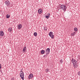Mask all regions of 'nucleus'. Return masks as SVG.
I'll return each mask as SVG.
<instances>
[{"label": "nucleus", "mask_w": 80, "mask_h": 80, "mask_svg": "<svg viewBox=\"0 0 80 80\" xmlns=\"http://www.w3.org/2000/svg\"><path fill=\"white\" fill-rule=\"evenodd\" d=\"M60 8L63 10H66L67 7L65 5H62L60 6Z\"/></svg>", "instance_id": "obj_1"}, {"label": "nucleus", "mask_w": 80, "mask_h": 80, "mask_svg": "<svg viewBox=\"0 0 80 80\" xmlns=\"http://www.w3.org/2000/svg\"><path fill=\"white\" fill-rule=\"evenodd\" d=\"M20 77L22 79L24 80V73L23 72H21L20 73Z\"/></svg>", "instance_id": "obj_2"}, {"label": "nucleus", "mask_w": 80, "mask_h": 80, "mask_svg": "<svg viewBox=\"0 0 80 80\" xmlns=\"http://www.w3.org/2000/svg\"><path fill=\"white\" fill-rule=\"evenodd\" d=\"M50 49L49 48H48L46 49L45 50V53L46 55H45V56H47L48 55L49 53H50Z\"/></svg>", "instance_id": "obj_3"}, {"label": "nucleus", "mask_w": 80, "mask_h": 80, "mask_svg": "<svg viewBox=\"0 0 80 80\" xmlns=\"http://www.w3.org/2000/svg\"><path fill=\"white\" fill-rule=\"evenodd\" d=\"M49 35L50 37L52 39L54 38V35H53V32H50L49 33Z\"/></svg>", "instance_id": "obj_4"}, {"label": "nucleus", "mask_w": 80, "mask_h": 80, "mask_svg": "<svg viewBox=\"0 0 80 80\" xmlns=\"http://www.w3.org/2000/svg\"><path fill=\"white\" fill-rule=\"evenodd\" d=\"M5 4L7 6H9L10 5V3L9 2V1H6L5 2Z\"/></svg>", "instance_id": "obj_5"}, {"label": "nucleus", "mask_w": 80, "mask_h": 80, "mask_svg": "<svg viewBox=\"0 0 80 80\" xmlns=\"http://www.w3.org/2000/svg\"><path fill=\"white\" fill-rule=\"evenodd\" d=\"M4 35V33L3 32V31H1L0 32V36L1 37H3Z\"/></svg>", "instance_id": "obj_6"}, {"label": "nucleus", "mask_w": 80, "mask_h": 80, "mask_svg": "<svg viewBox=\"0 0 80 80\" xmlns=\"http://www.w3.org/2000/svg\"><path fill=\"white\" fill-rule=\"evenodd\" d=\"M33 74H29V75L28 77V78L29 79H30L32 78H33Z\"/></svg>", "instance_id": "obj_7"}, {"label": "nucleus", "mask_w": 80, "mask_h": 80, "mask_svg": "<svg viewBox=\"0 0 80 80\" xmlns=\"http://www.w3.org/2000/svg\"><path fill=\"white\" fill-rule=\"evenodd\" d=\"M26 49H27V48L25 47L23 49L22 52H23V53H26V52H27Z\"/></svg>", "instance_id": "obj_8"}, {"label": "nucleus", "mask_w": 80, "mask_h": 80, "mask_svg": "<svg viewBox=\"0 0 80 80\" xmlns=\"http://www.w3.org/2000/svg\"><path fill=\"white\" fill-rule=\"evenodd\" d=\"M22 27V25L21 24H19L18 25V29H20Z\"/></svg>", "instance_id": "obj_9"}, {"label": "nucleus", "mask_w": 80, "mask_h": 80, "mask_svg": "<svg viewBox=\"0 0 80 80\" xmlns=\"http://www.w3.org/2000/svg\"><path fill=\"white\" fill-rule=\"evenodd\" d=\"M76 62V60L73 59H72V61H71V62L73 64H75V62Z\"/></svg>", "instance_id": "obj_10"}, {"label": "nucleus", "mask_w": 80, "mask_h": 80, "mask_svg": "<svg viewBox=\"0 0 80 80\" xmlns=\"http://www.w3.org/2000/svg\"><path fill=\"white\" fill-rule=\"evenodd\" d=\"M73 67L74 68H78V65L76 64V65H75V64H73Z\"/></svg>", "instance_id": "obj_11"}, {"label": "nucleus", "mask_w": 80, "mask_h": 80, "mask_svg": "<svg viewBox=\"0 0 80 80\" xmlns=\"http://www.w3.org/2000/svg\"><path fill=\"white\" fill-rule=\"evenodd\" d=\"M38 13H42V10L41 9L39 10H38Z\"/></svg>", "instance_id": "obj_12"}, {"label": "nucleus", "mask_w": 80, "mask_h": 80, "mask_svg": "<svg viewBox=\"0 0 80 80\" xmlns=\"http://www.w3.org/2000/svg\"><path fill=\"white\" fill-rule=\"evenodd\" d=\"M75 34H76V32H74L73 33H71V36H72L75 35Z\"/></svg>", "instance_id": "obj_13"}, {"label": "nucleus", "mask_w": 80, "mask_h": 80, "mask_svg": "<svg viewBox=\"0 0 80 80\" xmlns=\"http://www.w3.org/2000/svg\"><path fill=\"white\" fill-rule=\"evenodd\" d=\"M45 52V50H42L41 51V53H42V54H44Z\"/></svg>", "instance_id": "obj_14"}, {"label": "nucleus", "mask_w": 80, "mask_h": 80, "mask_svg": "<svg viewBox=\"0 0 80 80\" xmlns=\"http://www.w3.org/2000/svg\"><path fill=\"white\" fill-rule=\"evenodd\" d=\"M8 31L10 32L12 30V29L11 28H9L8 29Z\"/></svg>", "instance_id": "obj_15"}, {"label": "nucleus", "mask_w": 80, "mask_h": 80, "mask_svg": "<svg viewBox=\"0 0 80 80\" xmlns=\"http://www.w3.org/2000/svg\"><path fill=\"white\" fill-rule=\"evenodd\" d=\"M33 35H34V36H35V37H36L37 36V33L35 32L34 33Z\"/></svg>", "instance_id": "obj_16"}, {"label": "nucleus", "mask_w": 80, "mask_h": 80, "mask_svg": "<svg viewBox=\"0 0 80 80\" xmlns=\"http://www.w3.org/2000/svg\"><path fill=\"white\" fill-rule=\"evenodd\" d=\"M10 16L9 14L6 15V18H10Z\"/></svg>", "instance_id": "obj_17"}, {"label": "nucleus", "mask_w": 80, "mask_h": 80, "mask_svg": "<svg viewBox=\"0 0 80 80\" xmlns=\"http://www.w3.org/2000/svg\"><path fill=\"white\" fill-rule=\"evenodd\" d=\"M74 30L75 32H77V31H78V29H77V28H74Z\"/></svg>", "instance_id": "obj_18"}, {"label": "nucleus", "mask_w": 80, "mask_h": 80, "mask_svg": "<svg viewBox=\"0 0 80 80\" xmlns=\"http://www.w3.org/2000/svg\"><path fill=\"white\" fill-rule=\"evenodd\" d=\"M44 29L45 31V30H47V27H44Z\"/></svg>", "instance_id": "obj_19"}, {"label": "nucleus", "mask_w": 80, "mask_h": 80, "mask_svg": "<svg viewBox=\"0 0 80 80\" xmlns=\"http://www.w3.org/2000/svg\"><path fill=\"white\" fill-rule=\"evenodd\" d=\"M75 65H78V63L77 62V61H76L75 62Z\"/></svg>", "instance_id": "obj_20"}, {"label": "nucleus", "mask_w": 80, "mask_h": 80, "mask_svg": "<svg viewBox=\"0 0 80 80\" xmlns=\"http://www.w3.org/2000/svg\"><path fill=\"white\" fill-rule=\"evenodd\" d=\"M46 18H47V19H48V18H49V16H48L46 15Z\"/></svg>", "instance_id": "obj_21"}, {"label": "nucleus", "mask_w": 80, "mask_h": 80, "mask_svg": "<svg viewBox=\"0 0 80 80\" xmlns=\"http://www.w3.org/2000/svg\"><path fill=\"white\" fill-rule=\"evenodd\" d=\"M45 71L46 72H49V70L48 69H45Z\"/></svg>", "instance_id": "obj_22"}, {"label": "nucleus", "mask_w": 80, "mask_h": 80, "mask_svg": "<svg viewBox=\"0 0 80 80\" xmlns=\"http://www.w3.org/2000/svg\"><path fill=\"white\" fill-rule=\"evenodd\" d=\"M60 62H61V63H62V62H63V60H62V59L60 61Z\"/></svg>", "instance_id": "obj_23"}, {"label": "nucleus", "mask_w": 80, "mask_h": 80, "mask_svg": "<svg viewBox=\"0 0 80 80\" xmlns=\"http://www.w3.org/2000/svg\"><path fill=\"white\" fill-rule=\"evenodd\" d=\"M78 75L80 76V71L79 72H78Z\"/></svg>", "instance_id": "obj_24"}, {"label": "nucleus", "mask_w": 80, "mask_h": 80, "mask_svg": "<svg viewBox=\"0 0 80 80\" xmlns=\"http://www.w3.org/2000/svg\"><path fill=\"white\" fill-rule=\"evenodd\" d=\"M2 68V65H1V64L0 63V69Z\"/></svg>", "instance_id": "obj_25"}, {"label": "nucleus", "mask_w": 80, "mask_h": 80, "mask_svg": "<svg viewBox=\"0 0 80 80\" xmlns=\"http://www.w3.org/2000/svg\"><path fill=\"white\" fill-rule=\"evenodd\" d=\"M50 13H48V16L49 17H50Z\"/></svg>", "instance_id": "obj_26"}, {"label": "nucleus", "mask_w": 80, "mask_h": 80, "mask_svg": "<svg viewBox=\"0 0 80 80\" xmlns=\"http://www.w3.org/2000/svg\"><path fill=\"white\" fill-rule=\"evenodd\" d=\"M11 80H14V78H12L11 79Z\"/></svg>", "instance_id": "obj_27"}]
</instances>
